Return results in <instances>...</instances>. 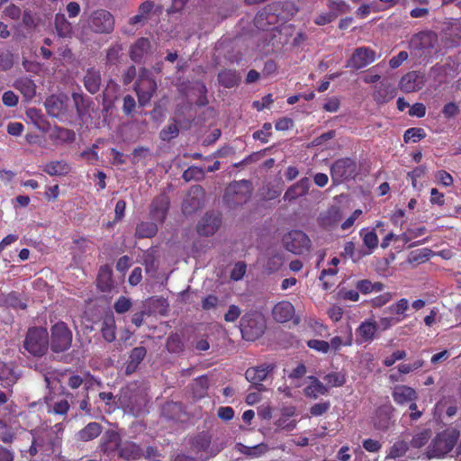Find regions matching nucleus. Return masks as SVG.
<instances>
[{"label": "nucleus", "instance_id": "nucleus-21", "mask_svg": "<svg viewBox=\"0 0 461 461\" xmlns=\"http://www.w3.org/2000/svg\"><path fill=\"white\" fill-rule=\"evenodd\" d=\"M201 195V187L194 186L190 189L182 204V210L185 214H191L202 206Z\"/></svg>", "mask_w": 461, "mask_h": 461}, {"label": "nucleus", "instance_id": "nucleus-7", "mask_svg": "<svg viewBox=\"0 0 461 461\" xmlns=\"http://www.w3.org/2000/svg\"><path fill=\"white\" fill-rule=\"evenodd\" d=\"M357 173V164L348 158L336 160L330 167L331 179L334 184L353 178Z\"/></svg>", "mask_w": 461, "mask_h": 461}, {"label": "nucleus", "instance_id": "nucleus-40", "mask_svg": "<svg viewBox=\"0 0 461 461\" xmlns=\"http://www.w3.org/2000/svg\"><path fill=\"white\" fill-rule=\"evenodd\" d=\"M352 342H353V336H352L351 330L349 329L347 336H345L344 338L336 336L330 339V341L329 342L330 349L331 348V349L337 351L341 348V346H351Z\"/></svg>", "mask_w": 461, "mask_h": 461}, {"label": "nucleus", "instance_id": "nucleus-37", "mask_svg": "<svg viewBox=\"0 0 461 461\" xmlns=\"http://www.w3.org/2000/svg\"><path fill=\"white\" fill-rule=\"evenodd\" d=\"M55 26L57 32L60 37H70L73 33L71 23L66 19L65 15L62 14H56Z\"/></svg>", "mask_w": 461, "mask_h": 461}, {"label": "nucleus", "instance_id": "nucleus-17", "mask_svg": "<svg viewBox=\"0 0 461 461\" xmlns=\"http://www.w3.org/2000/svg\"><path fill=\"white\" fill-rule=\"evenodd\" d=\"M392 397L395 403L407 405L410 402L418 400V393L408 385H396L393 388Z\"/></svg>", "mask_w": 461, "mask_h": 461}, {"label": "nucleus", "instance_id": "nucleus-58", "mask_svg": "<svg viewBox=\"0 0 461 461\" xmlns=\"http://www.w3.org/2000/svg\"><path fill=\"white\" fill-rule=\"evenodd\" d=\"M409 308V301L405 298L399 300L390 306V310L396 314H402Z\"/></svg>", "mask_w": 461, "mask_h": 461}, {"label": "nucleus", "instance_id": "nucleus-49", "mask_svg": "<svg viewBox=\"0 0 461 461\" xmlns=\"http://www.w3.org/2000/svg\"><path fill=\"white\" fill-rule=\"evenodd\" d=\"M114 311L119 313H124L128 312L131 307V302L125 296H121L114 303Z\"/></svg>", "mask_w": 461, "mask_h": 461}, {"label": "nucleus", "instance_id": "nucleus-28", "mask_svg": "<svg viewBox=\"0 0 461 461\" xmlns=\"http://www.w3.org/2000/svg\"><path fill=\"white\" fill-rule=\"evenodd\" d=\"M101 85V76L99 71L95 68H89L84 77V86L86 89L91 94H95L99 91Z\"/></svg>", "mask_w": 461, "mask_h": 461}, {"label": "nucleus", "instance_id": "nucleus-14", "mask_svg": "<svg viewBox=\"0 0 461 461\" xmlns=\"http://www.w3.org/2000/svg\"><path fill=\"white\" fill-rule=\"evenodd\" d=\"M274 370L271 364H263L258 366L249 367L245 373L246 379L254 384L258 391L265 390V386L261 384L267 375Z\"/></svg>", "mask_w": 461, "mask_h": 461}, {"label": "nucleus", "instance_id": "nucleus-56", "mask_svg": "<svg viewBox=\"0 0 461 461\" xmlns=\"http://www.w3.org/2000/svg\"><path fill=\"white\" fill-rule=\"evenodd\" d=\"M241 311L237 305H230L228 312L224 315V320L227 322H234L240 316Z\"/></svg>", "mask_w": 461, "mask_h": 461}, {"label": "nucleus", "instance_id": "nucleus-8", "mask_svg": "<svg viewBox=\"0 0 461 461\" xmlns=\"http://www.w3.org/2000/svg\"><path fill=\"white\" fill-rule=\"evenodd\" d=\"M285 249L294 254H302L308 251L311 240L308 236L301 230H292L283 238Z\"/></svg>", "mask_w": 461, "mask_h": 461}, {"label": "nucleus", "instance_id": "nucleus-51", "mask_svg": "<svg viewBox=\"0 0 461 461\" xmlns=\"http://www.w3.org/2000/svg\"><path fill=\"white\" fill-rule=\"evenodd\" d=\"M272 126L270 123H265L263 128L259 131H257L253 133V138L255 140H259L263 143H267L268 141V137L271 133Z\"/></svg>", "mask_w": 461, "mask_h": 461}, {"label": "nucleus", "instance_id": "nucleus-50", "mask_svg": "<svg viewBox=\"0 0 461 461\" xmlns=\"http://www.w3.org/2000/svg\"><path fill=\"white\" fill-rule=\"evenodd\" d=\"M167 348L171 352H179L182 349V342L177 334H171L167 338Z\"/></svg>", "mask_w": 461, "mask_h": 461}, {"label": "nucleus", "instance_id": "nucleus-11", "mask_svg": "<svg viewBox=\"0 0 461 461\" xmlns=\"http://www.w3.org/2000/svg\"><path fill=\"white\" fill-rule=\"evenodd\" d=\"M375 60V52L367 47H360L355 50L346 67L354 69L363 68Z\"/></svg>", "mask_w": 461, "mask_h": 461}, {"label": "nucleus", "instance_id": "nucleus-23", "mask_svg": "<svg viewBox=\"0 0 461 461\" xmlns=\"http://www.w3.org/2000/svg\"><path fill=\"white\" fill-rule=\"evenodd\" d=\"M154 2L151 0H146L140 5L138 13L129 20L131 25L143 26L149 20V14L154 8Z\"/></svg>", "mask_w": 461, "mask_h": 461}, {"label": "nucleus", "instance_id": "nucleus-4", "mask_svg": "<svg viewBox=\"0 0 461 461\" xmlns=\"http://www.w3.org/2000/svg\"><path fill=\"white\" fill-rule=\"evenodd\" d=\"M119 450L120 456L127 460H136L142 456L141 448L134 442L126 441L120 444V437L115 432L108 434V440L104 443L105 451Z\"/></svg>", "mask_w": 461, "mask_h": 461}, {"label": "nucleus", "instance_id": "nucleus-54", "mask_svg": "<svg viewBox=\"0 0 461 461\" xmlns=\"http://www.w3.org/2000/svg\"><path fill=\"white\" fill-rule=\"evenodd\" d=\"M406 356V351L397 350L394 351L391 356L385 357L383 363L385 366H392L396 361L404 359Z\"/></svg>", "mask_w": 461, "mask_h": 461}, {"label": "nucleus", "instance_id": "nucleus-13", "mask_svg": "<svg viewBox=\"0 0 461 461\" xmlns=\"http://www.w3.org/2000/svg\"><path fill=\"white\" fill-rule=\"evenodd\" d=\"M272 315L275 321L280 323L293 321L294 323L298 324L300 318L295 316V310L294 305L288 301H281L277 303L273 310Z\"/></svg>", "mask_w": 461, "mask_h": 461}, {"label": "nucleus", "instance_id": "nucleus-52", "mask_svg": "<svg viewBox=\"0 0 461 461\" xmlns=\"http://www.w3.org/2000/svg\"><path fill=\"white\" fill-rule=\"evenodd\" d=\"M309 348L321 353H327L330 350V344L325 340L311 339L307 342Z\"/></svg>", "mask_w": 461, "mask_h": 461}, {"label": "nucleus", "instance_id": "nucleus-9", "mask_svg": "<svg viewBox=\"0 0 461 461\" xmlns=\"http://www.w3.org/2000/svg\"><path fill=\"white\" fill-rule=\"evenodd\" d=\"M147 70L143 69L142 75H140L139 82L135 87V91L138 95V102L140 106L147 105L153 95L157 90L156 81L146 76Z\"/></svg>", "mask_w": 461, "mask_h": 461}, {"label": "nucleus", "instance_id": "nucleus-18", "mask_svg": "<svg viewBox=\"0 0 461 461\" xmlns=\"http://www.w3.org/2000/svg\"><path fill=\"white\" fill-rule=\"evenodd\" d=\"M221 225V219L213 213L205 214L198 223L197 231L203 236L214 234Z\"/></svg>", "mask_w": 461, "mask_h": 461}, {"label": "nucleus", "instance_id": "nucleus-6", "mask_svg": "<svg viewBox=\"0 0 461 461\" xmlns=\"http://www.w3.org/2000/svg\"><path fill=\"white\" fill-rule=\"evenodd\" d=\"M250 183L241 180L230 184L225 192L224 198L230 205H240L246 203L249 198Z\"/></svg>", "mask_w": 461, "mask_h": 461}, {"label": "nucleus", "instance_id": "nucleus-32", "mask_svg": "<svg viewBox=\"0 0 461 461\" xmlns=\"http://www.w3.org/2000/svg\"><path fill=\"white\" fill-rule=\"evenodd\" d=\"M311 384L304 388V394L307 397L317 398L319 395H324L328 393L327 387L316 377L309 376Z\"/></svg>", "mask_w": 461, "mask_h": 461}, {"label": "nucleus", "instance_id": "nucleus-31", "mask_svg": "<svg viewBox=\"0 0 461 461\" xmlns=\"http://www.w3.org/2000/svg\"><path fill=\"white\" fill-rule=\"evenodd\" d=\"M102 432V426L97 422H90L77 434V439L90 441L97 438Z\"/></svg>", "mask_w": 461, "mask_h": 461}, {"label": "nucleus", "instance_id": "nucleus-34", "mask_svg": "<svg viewBox=\"0 0 461 461\" xmlns=\"http://www.w3.org/2000/svg\"><path fill=\"white\" fill-rule=\"evenodd\" d=\"M341 219L340 212L338 207H331L321 213L319 221L321 226L330 228L336 225Z\"/></svg>", "mask_w": 461, "mask_h": 461}, {"label": "nucleus", "instance_id": "nucleus-3", "mask_svg": "<svg viewBox=\"0 0 461 461\" xmlns=\"http://www.w3.org/2000/svg\"><path fill=\"white\" fill-rule=\"evenodd\" d=\"M49 346V334L44 328H32L28 330L23 347L34 357L44 355Z\"/></svg>", "mask_w": 461, "mask_h": 461}, {"label": "nucleus", "instance_id": "nucleus-36", "mask_svg": "<svg viewBox=\"0 0 461 461\" xmlns=\"http://www.w3.org/2000/svg\"><path fill=\"white\" fill-rule=\"evenodd\" d=\"M218 80L224 87L230 88L239 84L240 77L234 70L225 69L219 73Z\"/></svg>", "mask_w": 461, "mask_h": 461}, {"label": "nucleus", "instance_id": "nucleus-53", "mask_svg": "<svg viewBox=\"0 0 461 461\" xmlns=\"http://www.w3.org/2000/svg\"><path fill=\"white\" fill-rule=\"evenodd\" d=\"M147 350L144 347L134 348L130 355V361L138 365L144 359Z\"/></svg>", "mask_w": 461, "mask_h": 461}, {"label": "nucleus", "instance_id": "nucleus-48", "mask_svg": "<svg viewBox=\"0 0 461 461\" xmlns=\"http://www.w3.org/2000/svg\"><path fill=\"white\" fill-rule=\"evenodd\" d=\"M247 270V266L244 262H238L234 265L230 272V278L233 281H240L243 278Z\"/></svg>", "mask_w": 461, "mask_h": 461}, {"label": "nucleus", "instance_id": "nucleus-30", "mask_svg": "<svg viewBox=\"0 0 461 461\" xmlns=\"http://www.w3.org/2000/svg\"><path fill=\"white\" fill-rule=\"evenodd\" d=\"M75 132L71 130L55 127L50 133V139L55 144H62L66 142H72L75 140Z\"/></svg>", "mask_w": 461, "mask_h": 461}, {"label": "nucleus", "instance_id": "nucleus-35", "mask_svg": "<svg viewBox=\"0 0 461 461\" xmlns=\"http://www.w3.org/2000/svg\"><path fill=\"white\" fill-rule=\"evenodd\" d=\"M18 375L11 364L0 362V381L5 386H10L16 383Z\"/></svg>", "mask_w": 461, "mask_h": 461}, {"label": "nucleus", "instance_id": "nucleus-59", "mask_svg": "<svg viewBox=\"0 0 461 461\" xmlns=\"http://www.w3.org/2000/svg\"><path fill=\"white\" fill-rule=\"evenodd\" d=\"M3 104L8 107H14L18 104V96L13 91H6L2 96Z\"/></svg>", "mask_w": 461, "mask_h": 461}, {"label": "nucleus", "instance_id": "nucleus-57", "mask_svg": "<svg viewBox=\"0 0 461 461\" xmlns=\"http://www.w3.org/2000/svg\"><path fill=\"white\" fill-rule=\"evenodd\" d=\"M330 407L329 402H318L311 407L310 412L312 416H321L325 413Z\"/></svg>", "mask_w": 461, "mask_h": 461}, {"label": "nucleus", "instance_id": "nucleus-19", "mask_svg": "<svg viewBox=\"0 0 461 461\" xmlns=\"http://www.w3.org/2000/svg\"><path fill=\"white\" fill-rule=\"evenodd\" d=\"M169 207V199L166 194L157 196L151 203L152 219L158 222H163L166 219Z\"/></svg>", "mask_w": 461, "mask_h": 461}, {"label": "nucleus", "instance_id": "nucleus-61", "mask_svg": "<svg viewBox=\"0 0 461 461\" xmlns=\"http://www.w3.org/2000/svg\"><path fill=\"white\" fill-rule=\"evenodd\" d=\"M68 409H69V404H68V401L62 399L60 401L56 402L53 404L51 411L56 414L64 415L68 412Z\"/></svg>", "mask_w": 461, "mask_h": 461}, {"label": "nucleus", "instance_id": "nucleus-15", "mask_svg": "<svg viewBox=\"0 0 461 461\" xmlns=\"http://www.w3.org/2000/svg\"><path fill=\"white\" fill-rule=\"evenodd\" d=\"M425 84V77L417 71H411L405 74L400 80L399 87L405 93L419 91Z\"/></svg>", "mask_w": 461, "mask_h": 461}, {"label": "nucleus", "instance_id": "nucleus-29", "mask_svg": "<svg viewBox=\"0 0 461 461\" xmlns=\"http://www.w3.org/2000/svg\"><path fill=\"white\" fill-rule=\"evenodd\" d=\"M359 235L363 240L365 247L367 249L363 255H370L378 247V237L375 232V230L362 229L359 231Z\"/></svg>", "mask_w": 461, "mask_h": 461}, {"label": "nucleus", "instance_id": "nucleus-42", "mask_svg": "<svg viewBox=\"0 0 461 461\" xmlns=\"http://www.w3.org/2000/svg\"><path fill=\"white\" fill-rule=\"evenodd\" d=\"M283 258L279 253H275L269 257L267 261L264 263L265 269L269 272H275L282 266Z\"/></svg>", "mask_w": 461, "mask_h": 461}, {"label": "nucleus", "instance_id": "nucleus-38", "mask_svg": "<svg viewBox=\"0 0 461 461\" xmlns=\"http://www.w3.org/2000/svg\"><path fill=\"white\" fill-rule=\"evenodd\" d=\"M158 232V226L154 222L142 221L136 227L135 235L138 238H151Z\"/></svg>", "mask_w": 461, "mask_h": 461}, {"label": "nucleus", "instance_id": "nucleus-44", "mask_svg": "<svg viewBox=\"0 0 461 461\" xmlns=\"http://www.w3.org/2000/svg\"><path fill=\"white\" fill-rule=\"evenodd\" d=\"M425 136L424 131L420 128H410L404 132L405 142H418Z\"/></svg>", "mask_w": 461, "mask_h": 461}, {"label": "nucleus", "instance_id": "nucleus-20", "mask_svg": "<svg viewBox=\"0 0 461 461\" xmlns=\"http://www.w3.org/2000/svg\"><path fill=\"white\" fill-rule=\"evenodd\" d=\"M66 95H51L45 101L47 113L52 117H59L67 111Z\"/></svg>", "mask_w": 461, "mask_h": 461}, {"label": "nucleus", "instance_id": "nucleus-12", "mask_svg": "<svg viewBox=\"0 0 461 461\" xmlns=\"http://www.w3.org/2000/svg\"><path fill=\"white\" fill-rule=\"evenodd\" d=\"M265 324L262 318L251 319L244 316L240 323V330L243 338L254 340L264 333Z\"/></svg>", "mask_w": 461, "mask_h": 461}, {"label": "nucleus", "instance_id": "nucleus-64", "mask_svg": "<svg viewBox=\"0 0 461 461\" xmlns=\"http://www.w3.org/2000/svg\"><path fill=\"white\" fill-rule=\"evenodd\" d=\"M426 113V107L423 104L416 103L409 110V114L421 118Z\"/></svg>", "mask_w": 461, "mask_h": 461}, {"label": "nucleus", "instance_id": "nucleus-47", "mask_svg": "<svg viewBox=\"0 0 461 461\" xmlns=\"http://www.w3.org/2000/svg\"><path fill=\"white\" fill-rule=\"evenodd\" d=\"M179 133L178 128L176 123H172L165 127L160 131V138L162 140L168 141L176 138Z\"/></svg>", "mask_w": 461, "mask_h": 461}, {"label": "nucleus", "instance_id": "nucleus-62", "mask_svg": "<svg viewBox=\"0 0 461 461\" xmlns=\"http://www.w3.org/2000/svg\"><path fill=\"white\" fill-rule=\"evenodd\" d=\"M408 59V53L406 51H400L396 56L393 57L390 61L389 65L392 68H399L403 61H405Z\"/></svg>", "mask_w": 461, "mask_h": 461}, {"label": "nucleus", "instance_id": "nucleus-27", "mask_svg": "<svg viewBox=\"0 0 461 461\" xmlns=\"http://www.w3.org/2000/svg\"><path fill=\"white\" fill-rule=\"evenodd\" d=\"M150 41L147 38L139 39L131 47V58L135 62H140L149 52Z\"/></svg>", "mask_w": 461, "mask_h": 461}, {"label": "nucleus", "instance_id": "nucleus-55", "mask_svg": "<svg viewBox=\"0 0 461 461\" xmlns=\"http://www.w3.org/2000/svg\"><path fill=\"white\" fill-rule=\"evenodd\" d=\"M330 12V13H336L337 17L341 14H345L348 11L349 6L343 1L339 2H330L329 5Z\"/></svg>", "mask_w": 461, "mask_h": 461}, {"label": "nucleus", "instance_id": "nucleus-45", "mask_svg": "<svg viewBox=\"0 0 461 461\" xmlns=\"http://www.w3.org/2000/svg\"><path fill=\"white\" fill-rule=\"evenodd\" d=\"M324 381L330 387L341 386L345 384V376L340 373H330L324 376Z\"/></svg>", "mask_w": 461, "mask_h": 461}, {"label": "nucleus", "instance_id": "nucleus-5", "mask_svg": "<svg viewBox=\"0 0 461 461\" xmlns=\"http://www.w3.org/2000/svg\"><path fill=\"white\" fill-rule=\"evenodd\" d=\"M50 348L56 352L68 350L72 343V332L64 322H58L51 327Z\"/></svg>", "mask_w": 461, "mask_h": 461}, {"label": "nucleus", "instance_id": "nucleus-24", "mask_svg": "<svg viewBox=\"0 0 461 461\" xmlns=\"http://www.w3.org/2000/svg\"><path fill=\"white\" fill-rule=\"evenodd\" d=\"M71 167L65 160H52L43 166V171L51 176H66Z\"/></svg>", "mask_w": 461, "mask_h": 461}, {"label": "nucleus", "instance_id": "nucleus-2", "mask_svg": "<svg viewBox=\"0 0 461 461\" xmlns=\"http://www.w3.org/2000/svg\"><path fill=\"white\" fill-rule=\"evenodd\" d=\"M459 432L455 429H447L439 432L431 440L425 452L429 459L443 458L456 445Z\"/></svg>", "mask_w": 461, "mask_h": 461}, {"label": "nucleus", "instance_id": "nucleus-16", "mask_svg": "<svg viewBox=\"0 0 461 461\" xmlns=\"http://www.w3.org/2000/svg\"><path fill=\"white\" fill-rule=\"evenodd\" d=\"M378 330V325L373 319L363 321L356 330L357 344L369 343L375 337Z\"/></svg>", "mask_w": 461, "mask_h": 461}, {"label": "nucleus", "instance_id": "nucleus-39", "mask_svg": "<svg viewBox=\"0 0 461 461\" xmlns=\"http://www.w3.org/2000/svg\"><path fill=\"white\" fill-rule=\"evenodd\" d=\"M97 282L100 289L104 292L109 291L112 288V271L107 267H101Z\"/></svg>", "mask_w": 461, "mask_h": 461}, {"label": "nucleus", "instance_id": "nucleus-41", "mask_svg": "<svg viewBox=\"0 0 461 461\" xmlns=\"http://www.w3.org/2000/svg\"><path fill=\"white\" fill-rule=\"evenodd\" d=\"M430 437H431L430 429H422L421 431L417 432L413 436V438L411 441V445L413 447L420 448L428 443Z\"/></svg>", "mask_w": 461, "mask_h": 461}, {"label": "nucleus", "instance_id": "nucleus-63", "mask_svg": "<svg viewBox=\"0 0 461 461\" xmlns=\"http://www.w3.org/2000/svg\"><path fill=\"white\" fill-rule=\"evenodd\" d=\"M363 212L360 209H357L353 213L341 224V229L346 230L352 227L356 220L362 215Z\"/></svg>", "mask_w": 461, "mask_h": 461}, {"label": "nucleus", "instance_id": "nucleus-33", "mask_svg": "<svg viewBox=\"0 0 461 461\" xmlns=\"http://www.w3.org/2000/svg\"><path fill=\"white\" fill-rule=\"evenodd\" d=\"M102 336L107 342H113L116 339V324L113 315L106 316L101 328Z\"/></svg>", "mask_w": 461, "mask_h": 461}, {"label": "nucleus", "instance_id": "nucleus-10", "mask_svg": "<svg viewBox=\"0 0 461 461\" xmlns=\"http://www.w3.org/2000/svg\"><path fill=\"white\" fill-rule=\"evenodd\" d=\"M438 42L437 34L431 32H423L416 34L411 41L414 50L421 51L420 55L430 56L436 51Z\"/></svg>", "mask_w": 461, "mask_h": 461}, {"label": "nucleus", "instance_id": "nucleus-60", "mask_svg": "<svg viewBox=\"0 0 461 461\" xmlns=\"http://www.w3.org/2000/svg\"><path fill=\"white\" fill-rule=\"evenodd\" d=\"M337 18L336 13H330V11L325 14H321L316 17L314 23L318 25H325L331 23L333 20Z\"/></svg>", "mask_w": 461, "mask_h": 461}, {"label": "nucleus", "instance_id": "nucleus-25", "mask_svg": "<svg viewBox=\"0 0 461 461\" xmlns=\"http://www.w3.org/2000/svg\"><path fill=\"white\" fill-rule=\"evenodd\" d=\"M395 95V87L387 82L382 81L374 92L373 96L376 103L383 104L393 99Z\"/></svg>", "mask_w": 461, "mask_h": 461}, {"label": "nucleus", "instance_id": "nucleus-46", "mask_svg": "<svg viewBox=\"0 0 461 461\" xmlns=\"http://www.w3.org/2000/svg\"><path fill=\"white\" fill-rule=\"evenodd\" d=\"M204 176V170L198 167H188L183 174V178L185 181H190L193 179L199 180L203 178Z\"/></svg>", "mask_w": 461, "mask_h": 461}, {"label": "nucleus", "instance_id": "nucleus-1", "mask_svg": "<svg viewBox=\"0 0 461 461\" xmlns=\"http://www.w3.org/2000/svg\"><path fill=\"white\" fill-rule=\"evenodd\" d=\"M85 33L109 34L114 29L115 20L107 10L98 9L80 20Z\"/></svg>", "mask_w": 461, "mask_h": 461}, {"label": "nucleus", "instance_id": "nucleus-22", "mask_svg": "<svg viewBox=\"0 0 461 461\" xmlns=\"http://www.w3.org/2000/svg\"><path fill=\"white\" fill-rule=\"evenodd\" d=\"M311 186V182L308 177H303L295 184L291 185L284 194L285 201H293L298 197L305 195Z\"/></svg>", "mask_w": 461, "mask_h": 461}, {"label": "nucleus", "instance_id": "nucleus-43", "mask_svg": "<svg viewBox=\"0 0 461 461\" xmlns=\"http://www.w3.org/2000/svg\"><path fill=\"white\" fill-rule=\"evenodd\" d=\"M408 443L404 440L395 442L390 448L389 456L392 458L402 456L408 450Z\"/></svg>", "mask_w": 461, "mask_h": 461}, {"label": "nucleus", "instance_id": "nucleus-26", "mask_svg": "<svg viewBox=\"0 0 461 461\" xmlns=\"http://www.w3.org/2000/svg\"><path fill=\"white\" fill-rule=\"evenodd\" d=\"M14 87L21 92L26 100L32 99L36 95V85L29 77H21L14 81Z\"/></svg>", "mask_w": 461, "mask_h": 461}]
</instances>
